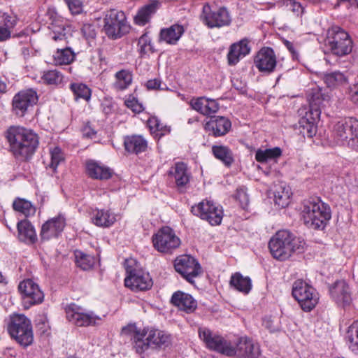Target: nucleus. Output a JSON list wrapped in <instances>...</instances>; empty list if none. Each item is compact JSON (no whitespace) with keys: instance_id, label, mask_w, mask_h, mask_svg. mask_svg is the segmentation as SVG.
Masks as SVG:
<instances>
[{"instance_id":"nucleus-28","label":"nucleus","mask_w":358,"mask_h":358,"mask_svg":"<svg viewBox=\"0 0 358 358\" xmlns=\"http://www.w3.org/2000/svg\"><path fill=\"white\" fill-rule=\"evenodd\" d=\"M169 176L174 179L178 189L186 187L191 178V173L183 162H176L169 170Z\"/></svg>"},{"instance_id":"nucleus-57","label":"nucleus","mask_w":358,"mask_h":358,"mask_svg":"<svg viewBox=\"0 0 358 358\" xmlns=\"http://www.w3.org/2000/svg\"><path fill=\"white\" fill-rule=\"evenodd\" d=\"M126 106L135 113H140L143 110V105L134 96H129L124 101Z\"/></svg>"},{"instance_id":"nucleus-34","label":"nucleus","mask_w":358,"mask_h":358,"mask_svg":"<svg viewBox=\"0 0 358 358\" xmlns=\"http://www.w3.org/2000/svg\"><path fill=\"white\" fill-rule=\"evenodd\" d=\"M124 145L128 152L138 154L145 151L148 143L142 136L132 135L124 138Z\"/></svg>"},{"instance_id":"nucleus-17","label":"nucleus","mask_w":358,"mask_h":358,"mask_svg":"<svg viewBox=\"0 0 358 358\" xmlns=\"http://www.w3.org/2000/svg\"><path fill=\"white\" fill-rule=\"evenodd\" d=\"M18 289L22 296L23 305L25 308L43 302L44 294L36 284L31 279H26L20 282Z\"/></svg>"},{"instance_id":"nucleus-35","label":"nucleus","mask_w":358,"mask_h":358,"mask_svg":"<svg viewBox=\"0 0 358 358\" xmlns=\"http://www.w3.org/2000/svg\"><path fill=\"white\" fill-rule=\"evenodd\" d=\"M350 73L348 71H335L327 73L323 76V80L329 88H336L348 83Z\"/></svg>"},{"instance_id":"nucleus-60","label":"nucleus","mask_w":358,"mask_h":358,"mask_svg":"<svg viewBox=\"0 0 358 358\" xmlns=\"http://www.w3.org/2000/svg\"><path fill=\"white\" fill-rule=\"evenodd\" d=\"M83 134L85 137L93 138L96 136V131L90 125H85L83 129Z\"/></svg>"},{"instance_id":"nucleus-1","label":"nucleus","mask_w":358,"mask_h":358,"mask_svg":"<svg viewBox=\"0 0 358 358\" xmlns=\"http://www.w3.org/2000/svg\"><path fill=\"white\" fill-rule=\"evenodd\" d=\"M10 151L15 159L27 162L36 152L39 138L33 130L20 126H10L6 131Z\"/></svg>"},{"instance_id":"nucleus-54","label":"nucleus","mask_w":358,"mask_h":358,"mask_svg":"<svg viewBox=\"0 0 358 358\" xmlns=\"http://www.w3.org/2000/svg\"><path fill=\"white\" fill-rule=\"evenodd\" d=\"M280 3L287 10L292 11L296 16H301L304 12V8L295 0H281Z\"/></svg>"},{"instance_id":"nucleus-52","label":"nucleus","mask_w":358,"mask_h":358,"mask_svg":"<svg viewBox=\"0 0 358 358\" xmlns=\"http://www.w3.org/2000/svg\"><path fill=\"white\" fill-rule=\"evenodd\" d=\"M98 27L94 23H85L81 28V32L85 38L88 41L90 45L96 38Z\"/></svg>"},{"instance_id":"nucleus-10","label":"nucleus","mask_w":358,"mask_h":358,"mask_svg":"<svg viewBox=\"0 0 358 358\" xmlns=\"http://www.w3.org/2000/svg\"><path fill=\"white\" fill-rule=\"evenodd\" d=\"M292 294L306 312L311 311L319 301L316 289L303 280H297L293 283Z\"/></svg>"},{"instance_id":"nucleus-49","label":"nucleus","mask_w":358,"mask_h":358,"mask_svg":"<svg viewBox=\"0 0 358 358\" xmlns=\"http://www.w3.org/2000/svg\"><path fill=\"white\" fill-rule=\"evenodd\" d=\"M76 264L83 270L90 269L94 263V257L87 255L80 250H76L74 252Z\"/></svg>"},{"instance_id":"nucleus-30","label":"nucleus","mask_w":358,"mask_h":358,"mask_svg":"<svg viewBox=\"0 0 358 358\" xmlns=\"http://www.w3.org/2000/svg\"><path fill=\"white\" fill-rule=\"evenodd\" d=\"M86 171L90 178L101 180H108L113 174L111 169L94 160L86 162Z\"/></svg>"},{"instance_id":"nucleus-5","label":"nucleus","mask_w":358,"mask_h":358,"mask_svg":"<svg viewBox=\"0 0 358 358\" xmlns=\"http://www.w3.org/2000/svg\"><path fill=\"white\" fill-rule=\"evenodd\" d=\"M331 137L338 145L353 147L358 144V120L350 117L337 122L333 127Z\"/></svg>"},{"instance_id":"nucleus-25","label":"nucleus","mask_w":358,"mask_h":358,"mask_svg":"<svg viewBox=\"0 0 358 358\" xmlns=\"http://www.w3.org/2000/svg\"><path fill=\"white\" fill-rule=\"evenodd\" d=\"M329 293L332 299L341 306H349L352 301L351 291L345 280L336 281L329 287Z\"/></svg>"},{"instance_id":"nucleus-63","label":"nucleus","mask_w":358,"mask_h":358,"mask_svg":"<svg viewBox=\"0 0 358 358\" xmlns=\"http://www.w3.org/2000/svg\"><path fill=\"white\" fill-rule=\"evenodd\" d=\"M263 325L271 332H274L277 330V328L273 325L272 321L270 319H264L263 321Z\"/></svg>"},{"instance_id":"nucleus-19","label":"nucleus","mask_w":358,"mask_h":358,"mask_svg":"<svg viewBox=\"0 0 358 358\" xmlns=\"http://www.w3.org/2000/svg\"><path fill=\"white\" fill-rule=\"evenodd\" d=\"M47 16L51 20L49 28L52 39L56 42H65L71 35V27L53 9L48 10Z\"/></svg>"},{"instance_id":"nucleus-8","label":"nucleus","mask_w":358,"mask_h":358,"mask_svg":"<svg viewBox=\"0 0 358 358\" xmlns=\"http://www.w3.org/2000/svg\"><path fill=\"white\" fill-rule=\"evenodd\" d=\"M64 310L67 320L76 327L98 326L102 321L101 317L75 303L66 305Z\"/></svg>"},{"instance_id":"nucleus-46","label":"nucleus","mask_w":358,"mask_h":358,"mask_svg":"<svg viewBox=\"0 0 358 358\" xmlns=\"http://www.w3.org/2000/svg\"><path fill=\"white\" fill-rule=\"evenodd\" d=\"M13 208L15 211L23 214L25 217L32 216L36 213V208L28 200L17 198L13 203Z\"/></svg>"},{"instance_id":"nucleus-53","label":"nucleus","mask_w":358,"mask_h":358,"mask_svg":"<svg viewBox=\"0 0 358 358\" xmlns=\"http://www.w3.org/2000/svg\"><path fill=\"white\" fill-rule=\"evenodd\" d=\"M138 47L141 55L155 52L152 45L151 44V39L148 34H144L139 38Z\"/></svg>"},{"instance_id":"nucleus-45","label":"nucleus","mask_w":358,"mask_h":358,"mask_svg":"<svg viewBox=\"0 0 358 358\" xmlns=\"http://www.w3.org/2000/svg\"><path fill=\"white\" fill-rule=\"evenodd\" d=\"M76 54L69 47L57 49L53 55L54 62L57 65L69 64L74 60Z\"/></svg>"},{"instance_id":"nucleus-18","label":"nucleus","mask_w":358,"mask_h":358,"mask_svg":"<svg viewBox=\"0 0 358 358\" xmlns=\"http://www.w3.org/2000/svg\"><path fill=\"white\" fill-rule=\"evenodd\" d=\"M37 93L32 89L23 90L17 92L12 100V110L15 115L23 117L29 108L38 101Z\"/></svg>"},{"instance_id":"nucleus-59","label":"nucleus","mask_w":358,"mask_h":358,"mask_svg":"<svg viewBox=\"0 0 358 358\" xmlns=\"http://www.w3.org/2000/svg\"><path fill=\"white\" fill-rule=\"evenodd\" d=\"M237 198L239 199L243 208H245L248 206L249 201L248 196L243 189L237 192Z\"/></svg>"},{"instance_id":"nucleus-58","label":"nucleus","mask_w":358,"mask_h":358,"mask_svg":"<svg viewBox=\"0 0 358 358\" xmlns=\"http://www.w3.org/2000/svg\"><path fill=\"white\" fill-rule=\"evenodd\" d=\"M349 96L350 100L358 106V83L355 84L350 87Z\"/></svg>"},{"instance_id":"nucleus-42","label":"nucleus","mask_w":358,"mask_h":358,"mask_svg":"<svg viewBox=\"0 0 358 358\" xmlns=\"http://www.w3.org/2000/svg\"><path fill=\"white\" fill-rule=\"evenodd\" d=\"M313 115H310L309 112L306 113V116L302 117L299 121L300 132L308 138H312L316 134L317 127L315 122L318 119H313Z\"/></svg>"},{"instance_id":"nucleus-55","label":"nucleus","mask_w":358,"mask_h":358,"mask_svg":"<svg viewBox=\"0 0 358 358\" xmlns=\"http://www.w3.org/2000/svg\"><path fill=\"white\" fill-rule=\"evenodd\" d=\"M148 125L151 132L157 133L156 134L157 136H163L164 135L166 131H170L169 129H166V127L164 128V127L162 124L156 117H150L149 120H148Z\"/></svg>"},{"instance_id":"nucleus-26","label":"nucleus","mask_w":358,"mask_h":358,"mask_svg":"<svg viewBox=\"0 0 358 358\" xmlns=\"http://www.w3.org/2000/svg\"><path fill=\"white\" fill-rule=\"evenodd\" d=\"M231 127L230 120L223 116L211 117L204 126L205 130L215 137L224 136Z\"/></svg>"},{"instance_id":"nucleus-2","label":"nucleus","mask_w":358,"mask_h":358,"mask_svg":"<svg viewBox=\"0 0 358 358\" xmlns=\"http://www.w3.org/2000/svg\"><path fill=\"white\" fill-rule=\"evenodd\" d=\"M122 334L130 337L132 348L139 355L150 347L161 348L170 343V336L164 331L149 327L141 329L135 324L122 327Z\"/></svg>"},{"instance_id":"nucleus-39","label":"nucleus","mask_w":358,"mask_h":358,"mask_svg":"<svg viewBox=\"0 0 358 358\" xmlns=\"http://www.w3.org/2000/svg\"><path fill=\"white\" fill-rule=\"evenodd\" d=\"M92 222L101 227H109L115 222V216L109 210H96L92 217Z\"/></svg>"},{"instance_id":"nucleus-9","label":"nucleus","mask_w":358,"mask_h":358,"mask_svg":"<svg viewBox=\"0 0 358 358\" xmlns=\"http://www.w3.org/2000/svg\"><path fill=\"white\" fill-rule=\"evenodd\" d=\"M64 310L67 320L76 327L98 326L102 321L101 317L75 303L66 305Z\"/></svg>"},{"instance_id":"nucleus-32","label":"nucleus","mask_w":358,"mask_h":358,"mask_svg":"<svg viewBox=\"0 0 358 358\" xmlns=\"http://www.w3.org/2000/svg\"><path fill=\"white\" fill-rule=\"evenodd\" d=\"M19 239L27 244H34L37 241V235L34 226L27 220H22L17 225Z\"/></svg>"},{"instance_id":"nucleus-16","label":"nucleus","mask_w":358,"mask_h":358,"mask_svg":"<svg viewBox=\"0 0 358 358\" xmlns=\"http://www.w3.org/2000/svg\"><path fill=\"white\" fill-rule=\"evenodd\" d=\"M199 336L208 349L231 356L232 345L222 336L212 332L207 328H199Z\"/></svg>"},{"instance_id":"nucleus-40","label":"nucleus","mask_w":358,"mask_h":358,"mask_svg":"<svg viewBox=\"0 0 358 358\" xmlns=\"http://www.w3.org/2000/svg\"><path fill=\"white\" fill-rule=\"evenodd\" d=\"M0 20V42L10 37V29L13 28L17 22L15 16L3 13Z\"/></svg>"},{"instance_id":"nucleus-12","label":"nucleus","mask_w":358,"mask_h":358,"mask_svg":"<svg viewBox=\"0 0 358 358\" xmlns=\"http://www.w3.org/2000/svg\"><path fill=\"white\" fill-rule=\"evenodd\" d=\"M152 241L155 249L165 254L172 253L181 243L180 238L169 227H163L159 229L153 234Z\"/></svg>"},{"instance_id":"nucleus-20","label":"nucleus","mask_w":358,"mask_h":358,"mask_svg":"<svg viewBox=\"0 0 358 358\" xmlns=\"http://www.w3.org/2000/svg\"><path fill=\"white\" fill-rule=\"evenodd\" d=\"M231 351L230 357L236 358H259L262 354L259 343L248 337L240 338Z\"/></svg>"},{"instance_id":"nucleus-50","label":"nucleus","mask_w":358,"mask_h":358,"mask_svg":"<svg viewBox=\"0 0 358 358\" xmlns=\"http://www.w3.org/2000/svg\"><path fill=\"white\" fill-rule=\"evenodd\" d=\"M64 76L62 73L56 70H48L43 72L41 80L47 85H57L63 80Z\"/></svg>"},{"instance_id":"nucleus-38","label":"nucleus","mask_w":358,"mask_h":358,"mask_svg":"<svg viewBox=\"0 0 358 358\" xmlns=\"http://www.w3.org/2000/svg\"><path fill=\"white\" fill-rule=\"evenodd\" d=\"M159 8V3L153 1L149 4L145 5L138 11L134 17L136 24L143 26L148 23L151 17L156 13Z\"/></svg>"},{"instance_id":"nucleus-41","label":"nucleus","mask_w":358,"mask_h":358,"mask_svg":"<svg viewBox=\"0 0 358 358\" xmlns=\"http://www.w3.org/2000/svg\"><path fill=\"white\" fill-rule=\"evenodd\" d=\"M212 152L216 159L227 167L231 166L234 162L233 152L227 146L213 145Z\"/></svg>"},{"instance_id":"nucleus-24","label":"nucleus","mask_w":358,"mask_h":358,"mask_svg":"<svg viewBox=\"0 0 358 358\" xmlns=\"http://www.w3.org/2000/svg\"><path fill=\"white\" fill-rule=\"evenodd\" d=\"M66 226V218L62 215L49 219L43 224L40 231L42 241L57 238Z\"/></svg>"},{"instance_id":"nucleus-47","label":"nucleus","mask_w":358,"mask_h":358,"mask_svg":"<svg viewBox=\"0 0 358 358\" xmlns=\"http://www.w3.org/2000/svg\"><path fill=\"white\" fill-rule=\"evenodd\" d=\"M69 89L73 94L76 100L82 99L88 101L91 98V90L84 83H71Z\"/></svg>"},{"instance_id":"nucleus-29","label":"nucleus","mask_w":358,"mask_h":358,"mask_svg":"<svg viewBox=\"0 0 358 358\" xmlns=\"http://www.w3.org/2000/svg\"><path fill=\"white\" fill-rule=\"evenodd\" d=\"M250 52V48L247 39H243L238 43H233L231 45L227 54L229 65H236L240 59L248 55Z\"/></svg>"},{"instance_id":"nucleus-21","label":"nucleus","mask_w":358,"mask_h":358,"mask_svg":"<svg viewBox=\"0 0 358 358\" xmlns=\"http://www.w3.org/2000/svg\"><path fill=\"white\" fill-rule=\"evenodd\" d=\"M201 17L204 23L210 28L227 26L231 22L229 13L225 8H220L213 11L208 4L203 6Z\"/></svg>"},{"instance_id":"nucleus-7","label":"nucleus","mask_w":358,"mask_h":358,"mask_svg":"<svg viewBox=\"0 0 358 358\" xmlns=\"http://www.w3.org/2000/svg\"><path fill=\"white\" fill-rule=\"evenodd\" d=\"M8 331L13 338L23 346H28L33 341L31 321L23 314H14L10 317Z\"/></svg>"},{"instance_id":"nucleus-15","label":"nucleus","mask_w":358,"mask_h":358,"mask_svg":"<svg viewBox=\"0 0 358 358\" xmlns=\"http://www.w3.org/2000/svg\"><path fill=\"white\" fill-rule=\"evenodd\" d=\"M174 268L187 282L194 283V279L202 273V268L196 259L189 255L178 257L175 260Z\"/></svg>"},{"instance_id":"nucleus-6","label":"nucleus","mask_w":358,"mask_h":358,"mask_svg":"<svg viewBox=\"0 0 358 358\" xmlns=\"http://www.w3.org/2000/svg\"><path fill=\"white\" fill-rule=\"evenodd\" d=\"M325 42L330 52L337 56L347 55L352 50L353 42L350 36L338 26L328 29Z\"/></svg>"},{"instance_id":"nucleus-36","label":"nucleus","mask_w":358,"mask_h":358,"mask_svg":"<svg viewBox=\"0 0 358 358\" xmlns=\"http://www.w3.org/2000/svg\"><path fill=\"white\" fill-rule=\"evenodd\" d=\"M230 286L244 294H248L252 289V280L248 276H243L236 272L231 276Z\"/></svg>"},{"instance_id":"nucleus-43","label":"nucleus","mask_w":358,"mask_h":358,"mask_svg":"<svg viewBox=\"0 0 358 358\" xmlns=\"http://www.w3.org/2000/svg\"><path fill=\"white\" fill-rule=\"evenodd\" d=\"M282 155V150L278 147L267 149H258L255 152V159L260 163H265L270 160L276 159Z\"/></svg>"},{"instance_id":"nucleus-23","label":"nucleus","mask_w":358,"mask_h":358,"mask_svg":"<svg viewBox=\"0 0 358 358\" xmlns=\"http://www.w3.org/2000/svg\"><path fill=\"white\" fill-rule=\"evenodd\" d=\"M330 96L324 92L321 88L313 89L309 95V113L313 115V119H320L322 110L329 106Z\"/></svg>"},{"instance_id":"nucleus-3","label":"nucleus","mask_w":358,"mask_h":358,"mask_svg":"<svg viewBox=\"0 0 358 358\" xmlns=\"http://www.w3.org/2000/svg\"><path fill=\"white\" fill-rule=\"evenodd\" d=\"M301 220L309 229L323 230L331 217L330 206L319 197L305 199L301 206Z\"/></svg>"},{"instance_id":"nucleus-44","label":"nucleus","mask_w":358,"mask_h":358,"mask_svg":"<svg viewBox=\"0 0 358 358\" xmlns=\"http://www.w3.org/2000/svg\"><path fill=\"white\" fill-rule=\"evenodd\" d=\"M345 340L349 348L358 355V321L350 324L345 334Z\"/></svg>"},{"instance_id":"nucleus-37","label":"nucleus","mask_w":358,"mask_h":358,"mask_svg":"<svg viewBox=\"0 0 358 358\" xmlns=\"http://www.w3.org/2000/svg\"><path fill=\"white\" fill-rule=\"evenodd\" d=\"M184 33L182 26L175 24L169 28L162 29L160 31V40L168 44H176Z\"/></svg>"},{"instance_id":"nucleus-27","label":"nucleus","mask_w":358,"mask_h":358,"mask_svg":"<svg viewBox=\"0 0 358 358\" xmlns=\"http://www.w3.org/2000/svg\"><path fill=\"white\" fill-rule=\"evenodd\" d=\"M192 108L203 115H210L219 110V103L216 100L201 96L193 98L189 102Z\"/></svg>"},{"instance_id":"nucleus-11","label":"nucleus","mask_w":358,"mask_h":358,"mask_svg":"<svg viewBox=\"0 0 358 358\" xmlns=\"http://www.w3.org/2000/svg\"><path fill=\"white\" fill-rule=\"evenodd\" d=\"M103 20V29L106 34L110 38H120L129 30L126 16L121 10L111 9L107 11Z\"/></svg>"},{"instance_id":"nucleus-62","label":"nucleus","mask_w":358,"mask_h":358,"mask_svg":"<svg viewBox=\"0 0 358 358\" xmlns=\"http://www.w3.org/2000/svg\"><path fill=\"white\" fill-rule=\"evenodd\" d=\"M102 110L105 114H110L113 110V106L111 103L106 101L101 103Z\"/></svg>"},{"instance_id":"nucleus-61","label":"nucleus","mask_w":358,"mask_h":358,"mask_svg":"<svg viewBox=\"0 0 358 358\" xmlns=\"http://www.w3.org/2000/svg\"><path fill=\"white\" fill-rule=\"evenodd\" d=\"M146 87L148 90H159L161 87V81L159 79L149 80L146 83Z\"/></svg>"},{"instance_id":"nucleus-31","label":"nucleus","mask_w":358,"mask_h":358,"mask_svg":"<svg viewBox=\"0 0 358 358\" xmlns=\"http://www.w3.org/2000/svg\"><path fill=\"white\" fill-rule=\"evenodd\" d=\"M171 303L186 313L193 312L197 307L196 301L189 294L178 291L171 297Z\"/></svg>"},{"instance_id":"nucleus-56","label":"nucleus","mask_w":358,"mask_h":358,"mask_svg":"<svg viewBox=\"0 0 358 358\" xmlns=\"http://www.w3.org/2000/svg\"><path fill=\"white\" fill-rule=\"evenodd\" d=\"M72 15L81 14L84 10L83 2L81 0H64Z\"/></svg>"},{"instance_id":"nucleus-13","label":"nucleus","mask_w":358,"mask_h":358,"mask_svg":"<svg viewBox=\"0 0 358 358\" xmlns=\"http://www.w3.org/2000/svg\"><path fill=\"white\" fill-rule=\"evenodd\" d=\"M127 277L124 279V285L131 290L145 291L150 289L152 286V280L148 273H145L138 268L127 264Z\"/></svg>"},{"instance_id":"nucleus-48","label":"nucleus","mask_w":358,"mask_h":358,"mask_svg":"<svg viewBox=\"0 0 358 358\" xmlns=\"http://www.w3.org/2000/svg\"><path fill=\"white\" fill-rule=\"evenodd\" d=\"M115 88L123 90L131 84L132 74L128 70H121L115 73Z\"/></svg>"},{"instance_id":"nucleus-64","label":"nucleus","mask_w":358,"mask_h":358,"mask_svg":"<svg viewBox=\"0 0 358 358\" xmlns=\"http://www.w3.org/2000/svg\"><path fill=\"white\" fill-rule=\"evenodd\" d=\"M285 45L287 47V48L289 50V52H292V55H294L295 54V50L293 44L291 42L286 41Z\"/></svg>"},{"instance_id":"nucleus-22","label":"nucleus","mask_w":358,"mask_h":358,"mask_svg":"<svg viewBox=\"0 0 358 358\" xmlns=\"http://www.w3.org/2000/svg\"><path fill=\"white\" fill-rule=\"evenodd\" d=\"M254 64L262 73L270 74L274 72L278 65L273 50L268 47L260 49L255 57Z\"/></svg>"},{"instance_id":"nucleus-33","label":"nucleus","mask_w":358,"mask_h":358,"mask_svg":"<svg viewBox=\"0 0 358 358\" xmlns=\"http://www.w3.org/2000/svg\"><path fill=\"white\" fill-rule=\"evenodd\" d=\"M292 192L289 186L280 182L274 185L273 196L274 203L279 208L287 207L290 202Z\"/></svg>"},{"instance_id":"nucleus-14","label":"nucleus","mask_w":358,"mask_h":358,"mask_svg":"<svg viewBox=\"0 0 358 358\" xmlns=\"http://www.w3.org/2000/svg\"><path fill=\"white\" fill-rule=\"evenodd\" d=\"M192 213L201 219L208 221L211 225L220 224L223 216L222 207L209 200H203L192 206Z\"/></svg>"},{"instance_id":"nucleus-4","label":"nucleus","mask_w":358,"mask_h":358,"mask_svg":"<svg viewBox=\"0 0 358 358\" xmlns=\"http://www.w3.org/2000/svg\"><path fill=\"white\" fill-rule=\"evenodd\" d=\"M303 241L288 230L278 231L270 239L268 248L272 256L280 261L289 259L295 252H301Z\"/></svg>"},{"instance_id":"nucleus-51","label":"nucleus","mask_w":358,"mask_h":358,"mask_svg":"<svg viewBox=\"0 0 358 358\" xmlns=\"http://www.w3.org/2000/svg\"><path fill=\"white\" fill-rule=\"evenodd\" d=\"M50 163L49 167L55 171L58 165L64 160V155L59 147H55L50 149Z\"/></svg>"}]
</instances>
